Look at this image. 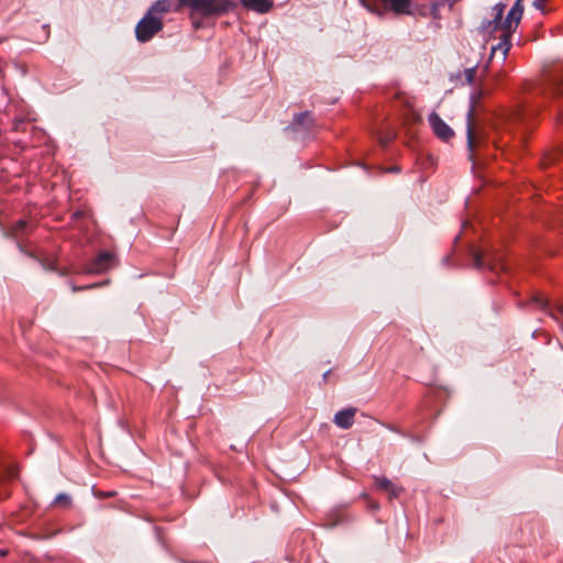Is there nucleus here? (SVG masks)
I'll list each match as a JSON object with an SVG mask.
<instances>
[{
	"label": "nucleus",
	"instance_id": "obj_1",
	"mask_svg": "<svg viewBox=\"0 0 563 563\" xmlns=\"http://www.w3.org/2000/svg\"><path fill=\"white\" fill-rule=\"evenodd\" d=\"M523 0H516L514 5L504 18L506 3L498 2L492 8V19L485 20L481 24V31L484 34H493L500 31L499 42L492 46L490 57H494L497 53H500L501 60H505L510 44V37L517 30L523 14Z\"/></svg>",
	"mask_w": 563,
	"mask_h": 563
},
{
	"label": "nucleus",
	"instance_id": "obj_2",
	"mask_svg": "<svg viewBox=\"0 0 563 563\" xmlns=\"http://www.w3.org/2000/svg\"><path fill=\"white\" fill-rule=\"evenodd\" d=\"M180 4L203 16H218L234 8L230 0H180Z\"/></svg>",
	"mask_w": 563,
	"mask_h": 563
},
{
	"label": "nucleus",
	"instance_id": "obj_3",
	"mask_svg": "<svg viewBox=\"0 0 563 563\" xmlns=\"http://www.w3.org/2000/svg\"><path fill=\"white\" fill-rule=\"evenodd\" d=\"M385 10L396 15H428V7L424 3H417L413 0H378Z\"/></svg>",
	"mask_w": 563,
	"mask_h": 563
},
{
	"label": "nucleus",
	"instance_id": "obj_4",
	"mask_svg": "<svg viewBox=\"0 0 563 563\" xmlns=\"http://www.w3.org/2000/svg\"><path fill=\"white\" fill-rule=\"evenodd\" d=\"M163 29L161 16L151 14L148 11L139 21L135 26V36L139 42L145 43L150 41L156 33Z\"/></svg>",
	"mask_w": 563,
	"mask_h": 563
},
{
	"label": "nucleus",
	"instance_id": "obj_5",
	"mask_svg": "<svg viewBox=\"0 0 563 563\" xmlns=\"http://www.w3.org/2000/svg\"><path fill=\"white\" fill-rule=\"evenodd\" d=\"M115 265V257L110 252H101L88 266L85 273L101 274Z\"/></svg>",
	"mask_w": 563,
	"mask_h": 563
},
{
	"label": "nucleus",
	"instance_id": "obj_6",
	"mask_svg": "<svg viewBox=\"0 0 563 563\" xmlns=\"http://www.w3.org/2000/svg\"><path fill=\"white\" fill-rule=\"evenodd\" d=\"M428 122L431 125L434 134L443 140L448 141L453 137V130L440 118V115L435 112H432L428 117Z\"/></svg>",
	"mask_w": 563,
	"mask_h": 563
},
{
	"label": "nucleus",
	"instance_id": "obj_7",
	"mask_svg": "<svg viewBox=\"0 0 563 563\" xmlns=\"http://www.w3.org/2000/svg\"><path fill=\"white\" fill-rule=\"evenodd\" d=\"M184 4H180V0H157L147 10L151 14L161 16L168 12L179 11Z\"/></svg>",
	"mask_w": 563,
	"mask_h": 563
},
{
	"label": "nucleus",
	"instance_id": "obj_8",
	"mask_svg": "<svg viewBox=\"0 0 563 563\" xmlns=\"http://www.w3.org/2000/svg\"><path fill=\"white\" fill-rule=\"evenodd\" d=\"M355 413L356 408L353 407L340 410L334 415L333 422L341 429H349L354 423Z\"/></svg>",
	"mask_w": 563,
	"mask_h": 563
},
{
	"label": "nucleus",
	"instance_id": "obj_9",
	"mask_svg": "<svg viewBox=\"0 0 563 563\" xmlns=\"http://www.w3.org/2000/svg\"><path fill=\"white\" fill-rule=\"evenodd\" d=\"M240 3L243 8L260 14L269 12L274 7L273 0H240Z\"/></svg>",
	"mask_w": 563,
	"mask_h": 563
},
{
	"label": "nucleus",
	"instance_id": "obj_10",
	"mask_svg": "<svg viewBox=\"0 0 563 563\" xmlns=\"http://www.w3.org/2000/svg\"><path fill=\"white\" fill-rule=\"evenodd\" d=\"M313 124V118L311 112L306 111L298 113L294 117L292 124L287 129L292 131H308Z\"/></svg>",
	"mask_w": 563,
	"mask_h": 563
},
{
	"label": "nucleus",
	"instance_id": "obj_11",
	"mask_svg": "<svg viewBox=\"0 0 563 563\" xmlns=\"http://www.w3.org/2000/svg\"><path fill=\"white\" fill-rule=\"evenodd\" d=\"M481 97V92L479 93H473L471 96V104H470V109L466 113V136H467V146L470 150L473 148V128H472V120H473V115H474V111H475V103L476 101L478 100V98Z\"/></svg>",
	"mask_w": 563,
	"mask_h": 563
},
{
	"label": "nucleus",
	"instance_id": "obj_12",
	"mask_svg": "<svg viewBox=\"0 0 563 563\" xmlns=\"http://www.w3.org/2000/svg\"><path fill=\"white\" fill-rule=\"evenodd\" d=\"M376 486L379 489H384L390 494L391 497H397L399 494V488L394 485L388 478L386 477H376L375 478Z\"/></svg>",
	"mask_w": 563,
	"mask_h": 563
},
{
	"label": "nucleus",
	"instance_id": "obj_13",
	"mask_svg": "<svg viewBox=\"0 0 563 563\" xmlns=\"http://www.w3.org/2000/svg\"><path fill=\"white\" fill-rule=\"evenodd\" d=\"M54 505H63L69 507L71 505V497L68 494L59 493L53 500Z\"/></svg>",
	"mask_w": 563,
	"mask_h": 563
},
{
	"label": "nucleus",
	"instance_id": "obj_14",
	"mask_svg": "<svg viewBox=\"0 0 563 563\" xmlns=\"http://www.w3.org/2000/svg\"><path fill=\"white\" fill-rule=\"evenodd\" d=\"M443 1H435L431 4L430 9L428 8V14H431L434 19H439V10L443 5Z\"/></svg>",
	"mask_w": 563,
	"mask_h": 563
},
{
	"label": "nucleus",
	"instance_id": "obj_15",
	"mask_svg": "<svg viewBox=\"0 0 563 563\" xmlns=\"http://www.w3.org/2000/svg\"><path fill=\"white\" fill-rule=\"evenodd\" d=\"M465 79L467 84H472L475 77V67H470L464 70Z\"/></svg>",
	"mask_w": 563,
	"mask_h": 563
},
{
	"label": "nucleus",
	"instance_id": "obj_16",
	"mask_svg": "<svg viewBox=\"0 0 563 563\" xmlns=\"http://www.w3.org/2000/svg\"><path fill=\"white\" fill-rule=\"evenodd\" d=\"M473 264L475 267L481 268L484 266L482 256L478 253H473Z\"/></svg>",
	"mask_w": 563,
	"mask_h": 563
},
{
	"label": "nucleus",
	"instance_id": "obj_17",
	"mask_svg": "<svg viewBox=\"0 0 563 563\" xmlns=\"http://www.w3.org/2000/svg\"><path fill=\"white\" fill-rule=\"evenodd\" d=\"M27 223L24 220H19L13 227L14 232H21L26 228Z\"/></svg>",
	"mask_w": 563,
	"mask_h": 563
},
{
	"label": "nucleus",
	"instance_id": "obj_18",
	"mask_svg": "<svg viewBox=\"0 0 563 563\" xmlns=\"http://www.w3.org/2000/svg\"><path fill=\"white\" fill-rule=\"evenodd\" d=\"M97 287L96 284H91V285H86V286H81V287H77L75 286L74 284H70V288L74 292L76 291H79V290H85V289H90V288H95Z\"/></svg>",
	"mask_w": 563,
	"mask_h": 563
},
{
	"label": "nucleus",
	"instance_id": "obj_19",
	"mask_svg": "<svg viewBox=\"0 0 563 563\" xmlns=\"http://www.w3.org/2000/svg\"><path fill=\"white\" fill-rule=\"evenodd\" d=\"M533 303H536L539 308H545L547 306V300L541 298V297H534L532 299Z\"/></svg>",
	"mask_w": 563,
	"mask_h": 563
},
{
	"label": "nucleus",
	"instance_id": "obj_20",
	"mask_svg": "<svg viewBox=\"0 0 563 563\" xmlns=\"http://www.w3.org/2000/svg\"><path fill=\"white\" fill-rule=\"evenodd\" d=\"M532 4L538 10L543 11L544 9V0H533Z\"/></svg>",
	"mask_w": 563,
	"mask_h": 563
},
{
	"label": "nucleus",
	"instance_id": "obj_21",
	"mask_svg": "<svg viewBox=\"0 0 563 563\" xmlns=\"http://www.w3.org/2000/svg\"><path fill=\"white\" fill-rule=\"evenodd\" d=\"M393 137H394V135H389V136H386V137H380L379 142H380V144L383 146H386L391 141Z\"/></svg>",
	"mask_w": 563,
	"mask_h": 563
},
{
	"label": "nucleus",
	"instance_id": "obj_22",
	"mask_svg": "<svg viewBox=\"0 0 563 563\" xmlns=\"http://www.w3.org/2000/svg\"><path fill=\"white\" fill-rule=\"evenodd\" d=\"M329 374H330V371H327V372L323 374V379H324V380L328 378Z\"/></svg>",
	"mask_w": 563,
	"mask_h": 563
},
{
	"label": "nucleus",
	"instance_id": "obj_23",
	"mask_svg": "<svg viewBox=\"0 0 563 563\" xmlns=\"http://www.w3.org/2000/svg\"><path fill=\"white\" fill-rule=\"evenodd\" d=\"M5 554H7L5 550H0V555H5Z\"/></svg>",
	"mask_w": 563,
	"mask_h": 563
},
{
	"label": "nucleus",
	"instance_id": "obj_24",
	"mask_svg": "<svg viewBox=\"0 0 563 563\" xmlns=\"http://www.w3.org/2000/svg\"><path fill=\"white\" fill-rule=\"evenodd\" d=\"M390 170H391V172H398V170H399V168H398V167H394V168H391Z\"/></svg>",
	"mask_w": 563,
	"mask_h": 563
}]
</instances>
